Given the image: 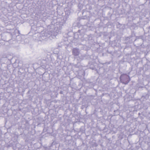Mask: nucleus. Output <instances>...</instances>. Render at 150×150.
I'll use <instances>...</instances> for the list:
<instances>
[{
	"instance_id": "obj_1",
	"label": "nucleus",
	"mask_w": 150,
	"mask_h": 150,
	"mask_svg": "<svg viewBox=\"0 0 150 150\" xmlns=\"http://www.w3.org/2000/svg\"><path fill=\"white\" fill-rule=\"evenodd\" d=\"M61 29V27L59 25H57L55 27L54 31L52 32H50L49 33L48 36L47 35V33H45V36L50 38L52 37L53 38H54L58 34L59 30Z\"/></svg>"
},
{
	"instance_id": "obj_2",
	"label": "nucleus",
	"mask_w": 150,
	"mask_h": 150,
	"mask_svg": "<svg viewBox=\"0 0 150 150\" xmlns=\"http://www.w3.org/2000/svg\"><path fill=\"white\" fill-rule=\"evenodd\" d=\"M120 79L121 83L125 84H127L130 80L129 76L127 74L122 75Z\"/></svg>"
},
{
	"instance_id": "obj_3",
	"label": "nucleus",
	"mask_w": 150,
	"mask_h": 150,
	"mask_svg": "<svg viewBox=\"0 0 150 150\" xmlns=\"http://www.w3.org/2000/svg\"><path fill=\"white\" fill-rule=\"evenodd\" d=\"M80 53L79 50L76 48H74L72 49V54L74 56H77L79 55Z\"/></svg>"
}]
</instances>
